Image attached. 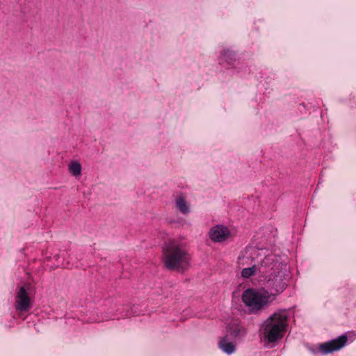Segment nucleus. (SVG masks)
Masks as SVG:
<instances>
[{
  "instance_id": "12",
  "label": "nucleus",
  "mask_w": 356,
  "mask_h": 356,
  "mask_svg": "<svg viewBox=\"0 0 356 356\" xmlns=\"http://www.w3.org/2000/svg\"><path fill=\"white\" fill-rule=\"evenodd\" d=\"M68 170L70 174L77 177L81 175L82 167L79 161H71L68 164Z\"/></svg>"
},
{
  "instance_id": "13",
  "label": "nucleus",
  "mask_w": 356,
  "mask_h": 356,
  "mask_svg": "<svg viewBox=\"0 0 356 356\" xmlns=\"http://www.w3.org/2000/svg\"><path fill=\"white\" fill-rule=\"evenodd\" d=\"M17 309L19 312L22 310V286L19 288L17 296Z\"/></svg>"
},
{
  "instance_id": "3",
  "label": "nucleus",
  "mask_w": 356,
  "mask_h": 356,
  "mask_svg": "<svg viewBox=\"0 0 356 356\" xmlns=\"http://www.w3.org/2000/svg\"><path fill=\"white\" fill-rule=\"evenodd\" d=\"M288 325V315L285 310H278L266 318L261 326L264 339L273 343L282 338Z\"/></svg>"
},
{
  "instance_id": "4",
  "label": "nucleus",
  "mask_w": 356,
  "mask_h": 356,
  "mask_svg": "<svg viewBox=\"0 0 356 356\" xmlns=\"http://www.w3.org/2000/svg\"><path fill=\"white\" fill-rule=\"evenodd\" d=\"M242 302L252 314H258L267 308L275 300V294L265 289H248L241 296Z\"/></svg>"
},
{
  "instance_id": "7",
  "label": "nucleus",
  "mask_w": 356,
  "mask_h": 356,
  "mask_svg": "<svg viewBox=\"0 0 356 356\" xmlns=\"http://www.w3.org/2000/svg\"><path fill=\"white\" fill-rule=\"evenodd\" d=\"M26 282H24V312L26 311L31 304V299L26 296V292L33 291V277L29 272L25 274Z\"/></svg>"
},
{
  "instance_id": "14",
  "label": "nucleus",
  "mask_w": 356,
  "mask_h": 356,
  "mask_svg": "<svg viewBox=\"0 0 356 356\" xmlns=\"http://www.w3.org/2000/svg\"><path fill=\"white\" fill-rule=\"evenodd\" d=\"M222 54L225 59L226 60V61L229 63H230L234 58V52L229 49L224 50Z\"/></svg>"
},
{
  "instance_id": "10",
  "label": "nucleus",
  "mask_w": 356,
  "mask_h": 356,
  "mask_svg": "<svg viewBox=\"0 0 356 356\" xmlns=\"http://www.w3.org/2000/svg\"><path fill=\"white\" fill-rule=\"evenodd\" d=\"M219 347L224 353L229 355L234 353L236 350V345L228 334H226L220 340Z\"/></svg>"
},
{
  "instance_id": "6",
  "label": "nucleus",
  "mask_w": 356,
  "mask_h": 356,
  "mask_svg": "<svg viewBox=\"0 0 356 356\" xmlns=\"http://www.w3.org/2000/svg\"><path fill=\"white\" fill-rule=\"evenodd\" d=\"M347 342V337L344 335L337 339L320 345L319 349L325 354L330 353L343 348Z\"/></svg>"
},
{
  "instance_id": "11",
  "label": "nucleus",
  "mask_w": 356,
  "mask_h": 356,
  "mask_svg": "<svg viewBox=\"0 0 356 356\" xmlns=\"http://www.w3.org/2000/svg\"><path fill=\"white\" fill-rule=\"evenodd\" d=\"M256 248L251 249V252H250V257H252V259L253 261H254V264L252 267L245 268H243L242 270V271H241V276L243 278H249L252 275H254L257 270L259 271V268L261 266L260 264H258L257 262V261L255 259H254L252 256V252Z\"/></svg>"
},
{
  "instance_id": "2",
  "label": "nucleus",
  "mask_w": 356,
  "mask_h": 356,
  "mask_svg": "<svg viewBox=\"0 0 356 356\" xmlns=\"http://www.w3.org/2000/svg\"><path fill=\"white\" fill-rule=\"evenodd\" d=\"M163 261L167 268L178 271L184 270L190 265L188 254L175 240H170L165 244Z\"/></svg>"
},
{
  "instance_id": "1",
  "label": "nucleus",
  "mask_w": 356,
  "mask_h": 356,
  "mask_svg": "<svg viewBox=\"0 0 356 356\" xmlns=\"http://www.w3.org/2000/svg\"><path fill=\"white\" fill-rule=\"evenodd\" d=\"M252 256L260 264L261 277L270 290V293L275 294L276 298L286 288V280L289 276L287 265L268 249H255Z\"/></svg>"
},
{
  "instance_id": "9",
  "label": "nucleus",
  "mask_w": 356,
  "mask_h": 356,
  "mask_svg": "<svg viewBox=\"0 0 356 356\" xmlns=\"http://www.w3.org/2000/svg\"><path fill=\"white\" fill-rule=\"evenodd\" d=\"M226 334L231 338L241 339L246 334V330L237 322H234L227 327Z\"/></svg>"
},
{
  "instance_id": "8",
  "label": "nucleus",
  "mask_w": 356,
  "mask_h": 356,
  "mask_svg": "<svg viewBox=\"0 0 356 356\" xmlns=\"http://www.w3.org/2000/svg\"><path fill=\"white\" fill-rule=\"evenodd\" d=\"M175 207L182 214L186 215L191 211V205L187 201L186 195L181 193L177 195L175 199Z\"/></svg>"
},
{
  "instance_id": "5",
  "label": "nucleus",
  "mask_w": 356,
  "mask_h": 356,
  "mask_svg": "<svg viewBox=\"0 0 356 356\" xmlns=\"http://www.w3.org/2000/svg\"><path fill=\"white\" fill-rule=\"evenodd\" d=\"M210 238L216 243H222L229 238L231 233L229 229L221 225L211 227L209 232Z\"/></svg>"
}]
</instances>
